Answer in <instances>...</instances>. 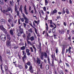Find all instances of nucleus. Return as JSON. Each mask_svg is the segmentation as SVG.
Segmentation results:
<instances>
[{"label":"nucleus","mask_w":74,"mask_h":74,"mask_svg":"<svg viewBox=\"0 0 74 74\" xmlns=\"http://www.w3.org/2000/svg\"><path fill=\"white\" fill-rule=\"evenodd\" d=\"M3 32L6 34H8V32H7V31L4 28H3Z\"/></svg>","instance_id":"nucleus-10"},{"label":"nucleus","mask_w":74,"mask_h":74,"mask_svg":"<svg viewBox=\"0 0 74 74\" xmlns=\"http://www.w3.org/2000/svg\"><path fill=\"white\" fill-rule=\"evenodd\" d=\"M19 31H20V33L21 34H22L24 33L23 31V29L21 28V26L20 25L18 26Z\"/></svg>","instance_id":"nucleus-5"},{"label":"nucleus","mask_w":74,"mask_h":74,"mask_svg":"<svg viewBox=\"0 0 74 74\" xmlns=\"http://www.w3.org/2000/svg\"><path fill=\"white\" fill-rule=\"evenodd\" d=\"M32 47H33L34 49H36V47H34V45H33L32 46Z\"/></svg>","instance_id":"nucleus-50"},{"label":"nucleus","mask_w":74,"mask_h":74,"mask_svg":"<svg viewBox=\"0 0 74 74\" xmlns=\"http://www.w3.org/2000/svg\"><path fill=\"white\" fill-rule=\"evenodd\" d=\"M69 1L70 4H72V1H71V0H69Z\"/></svg>","instance_id":"nucleus-59"},{"label":"nucleus","mask_w":74,"mask_h":74,"mask_svg":"<svg viewBox=\"0 0 74 74\" xmlns=\"http://www.w3.org/2000/svg\"><path fill=\"white\" fill-rule=\"evenodd\" d=\"M16 33L18 37H20L21 36V34L20 33V31L19 29H17L16 31Z\"/></svg>","instance_id":"nucleus-7"},{"label":"nucleus","mask_w":74,"mask_h":74,"mask_svg":"<svg viewBox=\"0 0 74 74\" xmlns=\"http://www.w3.org/2000/svg\"><path fill=\"white\" fill-rule=\"evenodd\" d=\"M43 10H44L45 11H46V8L45 7H44V8H43Z\"/></svg>","instance_id":"nucleus-52"},{"label":"nucleus","mask_w":74,"mask_h":74,"mask_svg":"<svg viewBox=\"0 0 74 74\" xmlns=\"http://www.w3.org/2000/svg\"><path fill=\"white\" fill-rule=\"evenodd\" d=\"M8 11H10L12 9L10 7H8L7 8Z\"/></svg>","instance_id":"nucleus-26"},{"label":"nucleus","mask_w":74,"mask_h":74,"mask_svg":"<svg viewBox=\"0 0 74 74\" xmlns=\"http://www.w3.org/2000/svg\"><path fill=\"white\" fill-rule=\"evenodd\" d=\"M51 58H52V59H53V60H52V64H54V63H53V62H54V61H53V60L54 59L53 58V55L52 54L51 55Z\"/></svg>","instance_id":"nucleus-21"},{"label":"nucleus","mask_w":74,"mask_h":74,"mask_svg":"<svg viewBox=\"0 0 74 74\" xmlns=\"http://www.w3.org/2000/svg\"><path fill=\"white\" fill-rule=\"evenodd\" d=\"M60 74H63V71H61L60 72Z\"/></svg>","instance_id":"nucleus-46"},{"label":"nucleus","mask_w":74,"mask_h":74,"mask_svg":"<svg viewBox=\"0 0 74 74\" xmlns=\"http://www.w3.org/2000/svg\"><path fill=\"white\" fill-rule=\"evenodd\" d=\"M7 40L6 41V45L7 47H9L10 48H11V38L10 36V35L9 34H7L6 35Z\"/></svg>","instance_id":"nucleus-1"},{"label":"nucleus","mask_w":74,"mask_h":74,"mask_svg":"<svg viewBox=\"0 0 74 74\" xmlns=\"http://www.w3.org/2000/svg\"><path fill=\"white\" fill-rule=\"evenodd\" d=\"M58 48H57L56 49V53H58Z\"/></svg>","instance_id":"nucleus-36"},{"label":"nucleus","mask_w":74,"mask_h":74,"mask_svg":"<svg viewBox=\"0 0 74 74\" xmlns=\"http://www.w3.org/2000/svg\"><path fill=\"white\" fill-rule=\"evenodd\" d=\"M35 33H36V34H38V33H37V29L36 28H35Z\"/></svg>","instance_id":"nucleus-44"},{"label":"nucleus","mask_w":74,"mask_h":74,"mask_svg":"<svg viewBox=\"0 0 74 74\" xmlns=\"http://www.w3.org/2000/svg\"><path fill=\"white\" fill-rule=\"evenodd\" d=\"M3 59V58L0 55V64H1V69L2 72H3V73H4V71L3 70V67H2V66L3 65V59Z\"/></svg>","instance_id":"nucleus-3"},{"label":"nucleus","mask_w":74,"mask_h":74,"mask_svg":"<svg viewBox=\"0 0 74 74\" xmlns=\"http://www.w3.org/2000/svg\"><path fill=\"white\" fill-rule=\"evenodd\" d=\"M19 11H21V12L22 13V9H21V8H19Z\"/></svg>","instance_id":"nucleus-49"},{"label":"nucleus","mask_w":74,"mask_h":74,"mask_svg":"<svg viewBox=\"0 0 74 74\" xmlns=\"http://www.w3.org/2000/svg\"><path fill=\"white\" fill-rule=\"evenodd\" d=\"M0 4H1V5H4V2L3 1H0Z\"/></svg>","instance_id":"nucleus-31"},{"label":"nucleus","mask_w":74,"mask_h":74,"mask_svg":"<svg viewBox=\"0 0 74 74\" xmlns=\"http://www.w3.org/2000/svg\"><path fill=\"white\" fill-rule=\"evenodd\" d=\"M0 37H2L1 40H2V41H4L6 40V36H4V35H3L2 34L1 35Z\"/></svg>","instance_id":"nucleus-6"},{"label":"nucleus","mask_w":74,"mask_h":74,"mask_svg":"<svg viewBox=\"0 0 74 74\" xmlns=\"http://www.w3.org/2000/svg\"><path fill=\"white\" fill-rule=\"evenodd\" d=\"M14 49H16V48H17L18 47L16 45H15L14 46Z\"/></svg>","instance_id":"nucleus-43"},{"label":"nucleus","mask_w":74,"mask_h":74,"mask_svg":"<svg viewBox=\"0 0 74 74\" xmlns=\"http://www.w3.org/2000/svg\"><path fill=\"white\" fill-rule=\"evenodd\" d=\"M65 32L64 30L62 29L60 32V34H64V33Z\"/></svg>","instance_id":"nucleus-13"},{"label":"nucleus","mask_w":74,"mask_h":74,"mask_svg":"<svg viewBox=\"0 0 74 74\" xmlns=\"http://www.w3.org/2000/svg\"><path fill=\"white\" fill-rule=\"evenodd\" d=\"M20 19L21 20V21L22 22H24V19H23V18H20Z\"/></svg>","instance_id":"nucleus-33"},{"label":"nucleus","mask_w":74,"mask_h":74,"mask_svg":"<svg viewBox=\"0 0 74 74\" xmlns=\"http://www.w3.org/2000/svg\"><path fill=\"white\" fill-rule=\"evenodd\" d=\"M21 50H25V47L24 46L21 47Z\"/></svg>","instance_id":"nucleus-19"},{"label":"nucleus","mask_w":74,"mask_h":74,"mask_svg":"<svg viewBox=\"0 0 74 74\" xmlns=\"http://www.w3.org/2000/svg\"><path fill=\"white\" fill-rule=\"evenodd\" d=\"M30 50H31V52H33V48L32 47H31L30 48Z\"/></svg>","instance_id":"nucleus-42"},{"label":"nucleus","mask_w":74,"mask_h":74,"mask_svg":"<svg viewBox=\"0 0 74 74\" xmlns=\"http://www.w3.org/2000/svg\"><path fill=\"white\" fill-rule=\"evenodd\" d=\"M7 52L8 53H10V50H7Z\"/></svg>","instance_id":"nucleus-56"},{"label":"nucleus","mask_w":74,"mask_h":74,"mask_svg":"<svg viewBox=\"0 0 74 74\" xmlns=\"http://www.w3.org/2000/svg\"><path fill=\"white\" fill-rule=\"evenodd\" d=\"M32 68H33V67H32V66H30L29 68V70H32Z\"/></svg>","instance_id":"nucleus-38"},{"label":"nucleus","mask_w":74,"mask_h":74,"mask_svg":"<svg viewBox=\"0 0 74 74\" xmlns=\"http://www.w3.org/2000/svg\"><path fill=\"white\" fill-rule=\"evenodd\" d=\"M45 20H47L48 19V16L47 15H46V18H45Z\"/></svg>","instance_id":"nucleus-45"},{"label":"nucleus","mask_w":74,"mask_h":74,"mask_svg":"<svg viewBox=\"0 0 74 74\" xmlns=\"http://www.w3.org/2000/svg\"><path fill=\"white\" fill-rule=\"evenodd\" d=\"M48 55L47 53L42 52L40 56V58L41 60H44V56L45 57V58H47V56Z\"/></svg>","instance_id":"nucleus-2"},{"label":"nucleus","mask_w":74,"mask_h":74,"mask_svg":"<svg viewBox=\"0 0 74 74\" xmlns=\"http://www.w3.org/2000/svg\"><path fill=\"white\" fill-rule=\"evenodd\" d=\"M24 12L26 15H27L28 14V13H27V10H25L24 11Z\"/></svg>","instance_id":"nucleus-41"},{"label":"nucleus","mask_w":74,"mask_h":74,"mask_svg":"<svg viewBox=\"0 0 74 74\" xmlns=\"http://www.w3.org/2000/svg\"><path fill=\"white\" fill-rule=\"evenodd\" d=\"M55 28H56V26L55 27H54L52 29V32L53 33H54L55 32Z\"/></svg>","instance_id":"nucleus-16"},{"label":"nucleus","mask_w":74,"mask_h":74,"mask_svg":"<svg viewBox=\"0 0 74 74\" xmlns=\"http://www.w3.org/2000/svg\"><path fill=\"white\" fill-rule=\"evenodd\" d=\"M30 51V50L29 49H26V52L27 53H28V52H29V51Z\"/></svg>","instance_id":"nucleus-37"},{"label":"nucleus","mask_w":74,"mask_h":74,"mask_svg":"<svg viewBox=\"0 0 74 74\" xmlns=\"http://www.w3.org/2000/svg\"><path fill=\"white\" fill-rule=\"evenodd\" d=\"M17 16H19V11H17Z\"/></svg>","instance_id":"nucleus-40"},{"label":"nucleus","mask_w":74,"mask_h":74,"mask_svg":"<svg viewBox=\"0 0 74 74\" xmlns=\"http://www.w3.org/2000/svg\"><path fill=\"white\" fill-rule=\"evenodd\" d=\"M49 74H52V71H49Z\"/></svg>","instance_id":"nucleus-63"},{"label":"nucleus","mask_w":74,"mask_h":74,"mask_svg":"<svg viewBox=\"0 0 74 74\" xmlns=\"http://www.w3.org/2000/svg\"><path fill=\"white\" fill-rule=\"evenodd\" d=\"M1 23H2V24H4V23H5V20L4 19H1Z\"/></svg>","instance_id":"nucleus-8"},{"label":"nucleus","mask_w":74,"mask_h":74,"mask_svg":"<svg viewBox=\"0 0 74 74\" xmlns=\"http://www.w3.org/2000/svg\"><path fill=\"white\" fill-rule=\"evenodd\" d=\"M10 33L12 36H13L14 34V32H13V30L10 29Z\"/></svg>","instance_id":"nucleus-11"},{"label":"nucleus","mask_w":74,"mask_h":74,"mask_svg":"<svg viewBox=\"0 0 74 74\" xmlns=\"http://www.w3.org/2000/svg\"><path fill=\"white\" fill-rule=\"evenodd\" d=\"M30 40L31 41H34V36H32L30 37Z\"/></svg>","instance_id":"nucleus-14"},{"label":"nucleus","mask_w":74,"mask_h":74,"mask_svg":"<svg viewBox=\"0 0 74 74\" xmlns=\"http://www.w3.org/2000/svg\"><path fill=\"white\" fill-rule=\"evenodd\" d=\"M27 55L28 56H30V53L29 52L27 53Z\"/></svg>","instance_id":"nucleus-47"},{"label":"nucleus","mask_w":74,"mask_h":74,"mask_svg":"<svg viewBox=\"0 0 74 74\" xmlns=\"http://www.w3.org/2000/svg\"><path fill=\"white\" fill-rule=\"evenodd\" d=\"M23 37L24 38L25 37H26V35L24 33H23Z\"/></svg>","instance_id":"nucleus-53"},{"label":"nucleus","mask_w":74,"mask_h":74,"mask_svg":"<svg viewBox=\"0 0 74 74\" xmlns=\"http://www.w3.org/2000/svg\"><path fill=\"white\" fill-rule=\"evenodd\" d=\"M23 18H24V19L25 20V23H28V18L26 17V16L24 14H23Z\"/></svg>","instance_id":"nucleus-4"},{"label":"nucleus","mask_w":74,"mask_h":74,"mask_svg":"<svg viewBox=\"0 0 74 74\" xmlns=\"http://www.w3.org/2000/svg\"><path fill=\"white\" fill-rule=\"evenodd\" d=\"M64 8L62 9V14H65V13L66 12V11H65V10H64V8Z\"/></svg>","instance_id":"nucleus-24"},{"label":"nucleus","mask_w":74,"mask_h":74,"mask_svg":"<svg viewBox=\"0 0 74 74\" xmlns=\"http://www.w3.org/2000/svg\"><path fill=\"white\" fill-rule=\"evenodd\" d=\"M41 61L40 60L39 58H38V59L36 60V62L37 63H38L39 64H40V62Z\"/></svg>","instance_id":"nucleus-12"},{"label":"nucleus","mask_w":74,"mask_h":74,"mask_svg":"<svg viewBox=\"0 0 74 74\" xmlns=\"http://www.w3.org/2000/svg\"><path fill=\"white\" fill-rule=\"evenodd\" d=\"M26 64H27L28 66H30L31 65V63H30V62H28L27 63H26Z\"/></svg>","instance_id":"nucleus-28"},{"label":"nucleus","mask_w":74,"mask_h":74,"mask_svg":"<svg viewBox=\"0 0 74 74\" xmlns=\"http://www.w3.org/2000/svg\"><path fill=\"white\" fill-rule=\"evenodd\" d=\"M23 26L24 27H25L26 26V23H23Z\"/></svg>","instance_id":"nucleus-48"},{"label":"nucleus","mask_w":74,"mask_h":74,"mask_svg":"<svg viewBox=\"0 0 74 74\" xmlns=\"http://www.w3.org/2000/svg\"><path fill=\"white\" fill-rule=\"evenodd\" d=\"M5 71H7L8 70V67L7 65H5Z\"/></svg>","instance_id":"nucleus-20"},{"label":"nucleus","mask_w":74,"mask_h":74,"mask_svg":"<svg viewBox=\"0 0 74 74\" xmlns=\"http://www.w3.org/2000/svg\"><path fill=\"white\" fill-rule=\"evenodd\" d=\"M30 40V37L29 36H27V38H26V40Z\"/></svg>","instance_id":"nucleus-32"},{"label":"nucleus","mask_w":74,"mask_h":74,"mask_svg":"<svg viewBox=\"0 0 74 74\" xmlns=\"http://www.w3.org/2000/svg\"><path fill=\"white\" fill-rule=\"evenodd\" d=\"M29 71H30L31 73H33V69H31L29 70Z\"/></svg>","instance_id":"nucleus-34"},{"label":"nucleus","mask_w":74,"mask_h":74,"mask_svg":"<svg viewBox=\"0 0 74 74\" xmlns=\"http://www.w3.org/2000/svg\"><path fill=\"white\" fill-rule=\"evenodd\" d=\"M40 69H42V64L41 63V64H40Z\"/></svg>","instance_id":"nucleus-64"},{"label":"nucleus","mask_w":74,"mask_h":74,"mask_svg":"<svg viewBox=\"0 0 74 74\" xmlns=\"http://www.w3.org/2000/svg\"><path fill=\"white\" fill-rule=\"evenodd\" d=\"M45 5H47V4H48V1H47V0H45Z\"/></svg>","instance_id":"nucleus-30"},{"label":"nucleus","mask_w":74,"mask_h":74,"mask_svg":"<svg viewBox=\"0 0 74 74\" xmlns=\"http://www.w3.org/2000/svg\"><path fill=\"white\" fill-rule=\"evenodd\" d=\"M45 25L46 26H47L46 27V30L47 31H48V24H47V23H46Z\"/></svg>","instance_id":"nucleus-25"},{"label":"nucleus","mask_w":74,"mask_h":74,"mask_svg":"<svg viewBox=\"0 0 74 74\" xmlns=\"http://www.w3.org/2000/svg\"><path fill=\"white\" fill-rule=\"evenodd\" d=\"M8 22L9 23H10V22H11V19H9L8 20Z\"/></svg>","instance_id":"nucleus-62"},{"label":"nucleus","mask_w":74,"mask_h":74,"mask_svg":"<svg viewBox=\"0 0 74 74\" xmlns=\"http://www.w3.org/2000/svg\"><path fill=\"white\" fill-rule=\"evenodd\" d=\"M10 3L11 5H12V6L14 5V1H12H12H10Z\"/></svg>","instance_id":"nucleus-18"},{"label":"nucleus","mask_w":74,"mask_h":74,"mask_svg":"<svg viewBox=\"0 0 74 74\" xmlns=\"http://www.w3.org/2000/svg\"><path fill=\"white\" fill-rule=\"evenodd\" d=\"M27 37H30V33H29L28 35L27 36Z\"/></svg>","instance_id":"nucleus-57"},{"label":"nucleus","mask_w":74,"mask_h":74,"mask_svg":"<svg viewBox=\"0 0 74 74\" xmlns=\"http://www.w3.org/2000/svg\"><path fill=\"white\" fill-rule=\"evenodd\" d=\"M42 13V14L43 15H44V12L43 11V10H41L40 11Z\"/></svg>","instance_id":"nucleus-39"},{"label":"nucleus","mask_w":74,"mask_h":74,"mask_svg":"<svg viewBox=\"0 0 74 74\" xmlns=\"http://www.w3.org/2000/svg\"><path fill=\"white\" fill-rule=\"evenodd\" d=\"M62 54L63 55L64 54V49H62Z\"/></svg>","instance_id":"nucleus-51"},{"label":"nucleus","mask_w":74,"mask_h":74,"mask_svg":"<svg viewBox=\"0 0 74 74\" xmlns=\"http://www.w3.org/2000/svg\"><path fill=\"white\" fill-rule=\"evenodd\" d=\"M46 70H49V65H47L46 66Z\"/></svg>","instance_id":"nucleus-27"},{"label":"nucleus","mask_w":74,"mask_h":74,"mask_svg":"<svg viewBox=\"0 0 74 74\" xmlns=\"http://www.w3.org/2000/svg\"><path fill=\"white\" fill-rule=\"evenodd\" d=\"M66 12L67 14H69V10H68L67 8L66 9Z\"/></svg>","instance_id":"nucleus-29"},{"label":"nucleus","mask_w":74,"mask_h":74,"mask_svg":"<svg viewBox=\"0 0 74 74\" xmlns=\"http://www.w3.org/2000/svg\"><path fill=\"white\" fill-rule=\"evenodd\" d=\"M59 18H60V16H58L57 17V18L58 19Z\"/></svg>","instance_id":"nucleus-58"},{"label":"nucleus","mask_w":74,"mask_h":74,"mask_svg":"<svg viewBox=\"0 0 74 74\" xmlns=\"http://www.w3.org/2000/svg\"><path fill=\"white\" fill-rule=\"evenodd\" d=\"M57 12H58V11L55 9L53 11V13L52 14L51 13V14H52V15H53V14H55L56 13H57Z\"/></svg>","instance_id":"nucleus-17"},{"label":"nucleus","mask_w":74,"mask_h":74,"mask_svg":"<svg viewBox=\"0 0 74 74\" xmlns=\"http://www.w3.org/2000/svg\"><path fill=\"white\" fill-rule=\"evenodd\" d=\"M47 58L48 61V63H49V64H50V59H49V56H48Z\"/></svg>","instance_id":"nucleus-22"},{"label":"nucleus","mask_w":74,"mask_h":74,"mask_svg":"<svg viewBox=\"0 0 74 74\" xmlns=\"http://www.w3.org/2000/svg\"><path fill=\"white\" fill-rule=\"evenodd\" d=\"M25 67L26 69H27V67H28L26 65H25Z\"/></svg>","instance_id":"nucleus-55"},{"label":"nucleus","mask_w":74,"mask_h":74,"mask_svg":"<svg viewBox=\"0 0 74 74\" xmlns=\"http://www.w3.org/2000/svg\"><path fill=\"white\" fill-rule=\"evenodd\" d=\"M64 25L65 26H66V23L65 22H64Z\"/></svg>","instance_id":"nucleus-61"},{"label":"nucleus","mask_w":74,"mask_h":74,"mask_svg":"<svg viewBox=\"0 0 74 74\" xmlns=\"http://www.w3.org/2000/svg\"><path fill=\"white\" fill-rule=\"evenodd\" d=\"M27 42L28 44H30L31 45H32V43H31V42L30 41L28 40H27Z\"/></svg>","instance_id":"nucleus-15"},{"label":"nucleus","mask_w":74,"mask_h":74,"mask_svg":"<svg viewBox=\"0 0 74 74\" xmlns=\"http://www.w3.org/2000/svg\"><path fill=\"white\" fill-rule=\"evenodd\" d=\"M29 31L31 33H32V32H33V31L32 30V28H30L29 30Z\"/></svg>","instance_id":"nucleus-35"},{"label":"nucleus","mask_w":74,"mask_h":74,"mask_svg":"<svg viewBox=\"0 0 74 74\" xmlns=\"http://www.w3.org/2000/svg\"><path fill=\"white\" fill-rule=\"evenodd\" d=\"M50 24H52V20H50Z\"/></svg>","instance_id":"nucleus-54"},{"label":"nucleus","mask_w":74,"mask_h":74,"mask_svg":"<svg viewBox=\"0 0 74 74\" xmlns=\"http://www.w3.org/2000/svg\"><path fill=\"white\" fill-rule=\"evenodd\" d=\"M17 67H18L19 69H22V66L20 65H19L18 66H17Z\"/></svg>","instance_id":"nucleus-23"},{"label":"nucleus","mask_w":74,"mask_h":74,"mask_svg":"<svg viewBox=\"0 0 74 74\" xmlns=\"http://www.w3.org/2000/svg\"><path fill=\"white\" fill-rule=\"evenodd\" d=\"M38 49H39L40 51H41V42H39V45H38Z\"/></svg>","instance_id":"nucleus-9"},{"label":"nucleus","mask_w":74,"mask_h":74,"mask_svg":"<svg viewBox=\"0 0 74 74\" xmlns=\"http://www.w3.org/2000/svg\"><path fill=\"white\" fill-rule=\"evenodd\" d=\"M23 58L26 59V58H27V57L25 55L23 56Z\"/></svg>","instance_id":"nucleus-60"}]
</instances>
